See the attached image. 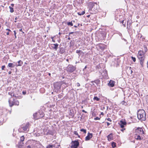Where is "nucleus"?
<instances>
[{
    "label": "nucleus",
    "mask_w": 148,
    "mask_h": 148,
    "mask_svg": "<svg viewBox=\"0 0 148 148\" xmlns=\"http://www.w3.org/2000/svg\"><path fill=\"white\" fill-rule=\"evenodd\" d=\"M137 115L138 118L139 120L145 121L146 120L145 112L144 110H138L137 112Z\"/></svg>",
    "instance_id": "nucleus-1"
},
{
    "label": "nucleus",
    "mask_w": 148,
    "mask_h": 148,
    "mask_svg": "<svg viewBox=\"0 0 148 148\" xmlns=\"http://www.w3.org/2000/svg\"><path fill=\"white\" fill-rule=\"evenodd\" d=\"M76 69L75 66L71 64H69L66 68V70L68 73H72L75 71Z\"/></svg>",
    "instance_id": "nucleus-2"
},
{
    "label": "nucleus",
    "mask_w": 148,
    "mask_h": 148,
    "mask_svg": "<svg viewBox=\"0 0 148 148\" xmlns=\"http://www.w3.org/2000/svg\"><path fill=\"white\" fill-rule=\"evenodd\" d=\"M13 99L12 101L10 100H8L9 106L10 107H12L14 105L18 106L19 105V102L18 101L14 99Z\"/></svg>",
    "instance_id": "nucleus-3"
},
{
    "label": "nucleus",
    "mask_w": 148,
    "mask_h": 148,
    "mask_svg": "<svg viewBox=\"0 0 148 148\" xmlns=\"http://www.w3.org/2000/svg\"><path fill=\"white\" fill-rule=\"evenodd\" d=\"M79 143L78 140L72 141L71 148H77L79 145Z\"/></svg>",
    "instance_id": "nucleus-4"
},
{
    "label": "nucleus",
    "mask_w": 148,
    "mask_h": 148,
    "mask_svg": "<svg viewBox=\"0 0 148 148\" xmlns=\"http://www.w3.org/2000/svg\"><path fill=\"white\" fill-rule=\"evenodd\" d=\"M138 58L140 61V63L142 67H143V62L144 61L145 57L144 55H138Z\"/></svg>",
    "instance_id": "nucleus-5"
},
{
    "label": "nucleus",
    "mask_w": 148,
    "mask_h": 148,
    "mask_svg": "<svg viewBox=\"0 0 148 148\" xmlns=\"http://www.w3.org/2000/svg\"><path fill=\"white\" fill-rule=\"evenodd\" d=\"M98 37L99 39L103 40L106 38V36L105 33L102 32L99 33Z\"/></svg>",
    "instance_id": "nucleus-6"
},
{
    "label": "nucleus",
    "mask_w": 148,
    "mask_h": 148,
    "mask_svg": "<svg viewBox=\"0 0 148 148\" xmlns=\"http://www.w3.org/2000/svg\"><path fill=\"white\" fill-rule=\"evenodd\" d=\"M135 132L141 134H144V132L143 128L140 127H138L136 128L135 130Z\"/></svg>",
    "instance_id": "nucleus-7"
},
{
    "label": "nucleus",
    "mask_w": 148,
    "mask_h": 148,
    "mask_svg": "<svg viewBox=\"0 0 148 148\" xmlns=\"http://www.w3.org/2000/svg\"><path fill=\"white\" fill-rule=\"evenodd\" d=\"M119 124L120 125L121 127L123 128H124L125 126L126 125L127 123L125 121L121 120L119 123Z\"/></svg>",
    "instance_id": "nucleus-8"
},
{
    "label": "nucleus",
    "mask_w": 148,
    "mask_h": 148,
    "mask_svg": "<svg viewBox=\"0 0 148 148\" xmlns=\"http://www.w3.org/2000/svg\"><path fill=\"white\" fill-rule=\"evenodd\" d=\"M92 134L88 132V133L87 136H86L85 137V140L88 141L91 138H92Z\"/></svg>",
    "instance_id": "nucleus-9"
},
{
    "label": "nucleus",
    "mask_w": 148,
    "mask_h": 148,
    "mask_svg": "<svg viewBox=\"0 0 148 148\" xmlns=\"http://www.w3.org/2000/svg\"><path fill=\"white\" fill-rule=\"evenodd\" d=\"M91 83H95L97 85L98 87L100 88V81L99 79H95L94 81H92L90 82Z\"/></svg>",
    "instance_id": "nucleus-10"
},
{
    "label": "nucleus",
    "mask_w": 148,
    "mask_h": 148,
    "mask_svg": "<svg viewBox=\"0 0 148 148\" xmlns=\"http://www.w3.org/2000/svg\"><path fill=\"white\" fill-rule=\"evenodd\" d=\"M115 83V81L111 80L108 83V85L110 87H113L114 86Z\"/></svg>",
    "instance_id": "nucleus-11"
},
{
    "label": "nucleus",
    "mask_w": 148,
    "mask_h": 148,
    "mask_svg": "<svg viewBox=\"0 0 148 148\" xmlns=\"http://www.w3.org/2000/svg\"><path fill=\"white\" fill-rule=\"evenodd\" d=\"M51 47L52 49L55 51H57L58 47V44L57 43L51 44Z\"/></svg>",
    "instance_id": "nucleus-12"
},
{
    "label": "nucleus",
    "mask_w": 148,
    "mask_h": 148,
    "mask_svg": "<svg viewBox=\"0 0 148 148\" xmlns=\"http://www.w3.org/2000/svg\"><path fill=\"white\" fill-rule=\"evenodd\" d=\"M76 53L78 54L79 56H81L82 57L84 55V53L82 51L80 50H77Z\"/></svg>",
    "instance_id": "nucleus-13"
},
{
    "label": "nucleus",
    "mask_w": 148,
    "mask_h": 148,
    "mask_svg": "<svg viewBox=\"0 0 148 148\" xmlns=\"http://www.w3.org/2000/svg\"><path fill=\"white\" fill-rule=\"evenodd\" d=\"M29 122L27 123L25 126L22 127V128L24 131H26L27 130V129L29 126Z\"/></svg>",
    "instance_id": "nucleus-14"
},
{
    "label": "nucleus",
    "mask_w": 148,
    "mask_h": 148,
    "mask_svg": "<svg viewBox=\"0 0 148 148\" xmlns=\"http://www.w3.org/2000/svg\"><path fill=\"white\" fill-rule=\"evenodd\" d=\"M113 135L112 133H110L107 136L108 139L109 141H110L113 140V137L112 136Z\"/></svg>",
    "instance_id": "nucleus-15"
},
{
    "label": "nucleus",
    "mask_w": 148,
    "mask_h": 148,
    "mask_svg": "<svg viewBox=\"0 0 148 148\" xmlns=\"http://www.w3.org/2000/svg\"><path fill=\"white\" fill-rule=\"evenodd\" d=\"M59 52L60 54H63L65 52V49L63 47H59Z\"/></svg>",
    "instance_id": "nucleus-16"
},
{
    "label": "nucleus",
    "mask_w": 148,
    "mask_h": 148,
    "mask_svg": "<svg viewBox=\"0 0 148 148\" xmlns=\"http://www.w3.org/2000/svg\"><path fill=\"white\" fill-rule=\"evenodd\" d=\"M95 3L94 2H90L89 4V10H92L93 6L95 5Z\"/></svg>",
    "instance_id": "nucleus-17"
},
{
    "label": "nucleus",
    "mask_w": 148,
    "mask_h": 148,
    "mask_svg": "<svg viewBox=\"0 0 148 148\" xmlns=\"http://www.w3.org/2000/svg\"><path fill=\"white\" fill-rule=\"evenodd\" d=\"M135 138L137 140H140L143 138H141L140 135L137 134H136V135L135 136Z\"/></svg>",
    "instance_id": "nucleus-18"
},
{
    "label": "nucleus",
    "mask_w": 148,
    "mask_h": 148,
    "mask_svg": "<svg viewBox=\"0 0 148 148\" xmlns=\"http://www.w3.org/2000/svg\"><path fill=\"white\" fill-rule=\"evenodd\" d=\"M61 85L59 84H56L54 85V88L58 90L61 88Z\"/></svg>",
    "instance_id": "nucleus-19"
},
{
    "label": "nucleus",
    "mask_w": 148,
    "mask_h": 148,
    "mask_svg": "<svg viewBox=\"0 0 148 148\" xmlns=\"http://www.w3.org/2000/svg\"><path fill=\"white\" fill-rule=\"evenodd\" d=\"M69 115L71 116L72 118H73L74 116V112L73 110H70V113Z\"/></svg>",
    "instance_id": "nucleus-20"
},
{
    "label": "nucleus",
    "mask_w": 148,
    "mask_h": 148,
    "mask_svg": "<svg viewBox=\"0 0 148 148\" xmlns=\"http://www.w3.org/2000/svg\"><path fill=\"white\" fill-rule=\"evenodd\" d=\"M39 113L40 114V115L38 119H39V118H42L44 116V113L42 111H40V112H39Z\"/></svg>",
    "instance_id": "nucleus-21"
},
{
    "label": "nucleus",
    "mask_w": 148,
    "mask_h": 148,
    "mask_svg": "<svg viewBox=\"0 0 148 148\" xmlns=\"http://www.w3.org/2000/svg\"><path fill=\"white\" fill-rule=\"evenodd\" d=\"M17 63H18V64H16V65L17 66H21L22 65V64H23V62L21 60H19L18 61Z\"/></svg>",
    "instance_id": "nucleus-22"
},
{
    "label": "nucleus",
    "mask_w": 148,
    "mask_h": 148,
    "mask_svg": "<svg viewBox=\"0 0 148 148\" xmlns=\"http://www.w3.org/2000/svg\"><path fill=\"white\" fill-rule=\"evenodd\" d=\"M128 23L129 22L127 21V29L130 30L131 29V25L132 24V23Z\"/></svg>",
    "instance_id": "nucleus-23"
},
{
    "label": "nucleus",
    "mask_w": 148,
    "mask_h": 148,
    "mask_svg": "<svg viewBox=\"0 0 148 148\" xmlns=\"http://www.w3.org/2000/svg\"><path fill=\"white\" fill-rule=\"evenodd\" d=\"M55 145L49 144L46 147V148H53V147H55Z\"/></svg>",
    "instance_id": "nucleus-24"
},
{
    "label": "nucleus",
    "mask_w": 148,
    "mask_h": 148,
    "mask_svg": "<svg viewBox=\"0 0 148 148\" xmlns=\"http://www.w3.org/2000/svg\"><path fill=\"white\" fill-rule=\"evenodd\" d=\"M37 113H35L33 114V118L35 120L38 119V118L37 116Z\"/></svg>",
    "instance_id": "nucleus-25"
},
{
    "label": "nucleus",
    "mask_w": 148,
    "mask_h": 148,
    "mask_svg": "<svg viewBox=\"0 0 148 148\" xmlns=\"http://www.w3.org/2000/svg\"><path fill=\"white\" fill-rule=\"evenodd\" d=\"M8 66L10 68H14L15 65L12 63H8Z\"/></svg>",
    "instance_id": "nucleus-26"
},
{
    "label": "nucleus",
    "mask_w": 148,
    "mask_h": 148,
    "mask_svg": "<svg viewBox=\"0 0 148 148\" xmlns=\"http://www.w3.org/2000/svg\"><path fill=\"white\" fill-rule=\"evenodd\" d=\"M85 11H84L82 12H77V14L78 15H79V16H81V15H83L85 13Z\"/></svg>",
    "instance_id": "nucleus-27"
},
{
    "label": "nucleus",
    "mask_w": 148,
    "mask_h": 148,
    "mask_svg": "<svg viewBox=\"0 0 148 148\" xmlns=\"http://www.w3.org/2000/svg\"><path fill=\"white\" fill-rule=\"evenodd\" d=\"M53 134V132L50 131V130H48V132L47 133L46 135H52Z\"/></svg>",
    "instance_id": "nucleus-28"
},
{
    "label": "nucleus",
    "mask_w": 148,
    "mask_h": 148,
    "mask_svg": "<svg viewBox=\"0 0 148 148\" xmlns=\"http://www.w3.org/2000/svg\"><path fill=\"white\" fill-rule=\"evenodd\" d=\"M126 23V21H124V20H123L121 22V23H122L124 27H125V23Z\"/></svg>",
    "instance_id": "nucleus-29"
},
{
    "label": "nucleus",
    "mask_w": 148,
    "mask_h": 148,
    "mask_svg": "<svg viewBox=\"0 0 148 148\" xmlns=\"http://www.w3.org/2000/svg\"><path fill=\"white\" fill-rule=\"evenodd\" d=\"M94 100H96L97 101H99L100 100V98L97 96H95L93 99Z\"/></svg>",
    "instance_id": "nucleus-30"
},
{
    "label": "nucleus",
    "mask_w": 148,
    "mask_h": 148,
    "mask_svg": "<svg viewBox=\"0 0 148 148\" xmlns=\"http://www.w3.org/2000/svg\"><path fill=\"white\" fill-rule=\"evenodd\" d=\"M67 24L69 26H73V23H72V21L71 22H67Z\"/></svg>",
    "instance_id": "nucleus-31"
},
{
    "label": "nucleus",
    "mask_w": 148,
    "mask_h": 148,
    "mask_svg": "<svg viewBox=\"0 0 148 148\" xmlns=\"http://www.w3.org/2000/svg\"><path fill=\"white\" fill-rule=\"evenodd\" d=\"M111 145L113 148H114L116 146V143L114 142H112Z\"/></svg>",
    "instance_id": "nucleus-32"
},
{
    "label": "nucleus",
    "mask_w": 148,
    "mask_h": 148,
    "mask_svg": "<svg viewBox=\"0 0 148 148\" xmlns=\"http://www.w3.org/2000/svg\"><path fill=\"white\" fill-rule=\"evenodd\" d=\"M25 137L24 136H22L21 137L20 139V141L21 142H23L24 141L25 139Z\"/></svg>",
    "instance_id": "nucleus-33"
},
{
    "label": "nucleus",
    "mask_w": 148,
    "mask_h": 148,
    "mask_svg": "<svg viewBox=\"0 0 148 148\" xmlns=\"http://www.w3.org/2000/svg\"><path fill=\"white\" fill-rule=\"evenodd\" d=\"M9 8L10 9V12L12 13L14 12V9L12 7L10 6L9 7Z\"/></svg>",
    "instance_id": "nucleus-34"
},
{
    "label": "nucleus",
    "mask_w": 148,
    "mask_h": 148,
    "mask_svg": "<svg viewBox=\"0 0 148 148\" xmlns=\"http://www.w3.org/2000/svg\"><path fill=\"white\" fill-rule=\"evenodd\" d=\"M80 131L83 132L84 133L86 134V130L84 128H82L80 129Z\"/></svg>",
    "instance_id": "nucleus-35"
},
{
    "label": "nucleus",
    "mask_w": 148,
    "mask_h": 148,
    "mask_svg": "<svg viewBox=\"0 0 148 148\" xmlns=\"http://www.w3.org/2000/svg\"><path fill=\"white\" fill-rule=\"evenodd\" d=\"M18 145L21 147L23 146V145L24 143L23 142L20 141L18 143Z\"/></svg>",
    "instance_id": "nucleus-36"
},
{
    "label": "nucleus",
    "mask_w": 148,
    "mask_h": 148,
    "mask_svg": "<svg viewBox=\"0 0 148 148\" xmlns=\"http://www.w3.org/2000/svg\"><path fill=\"white\" fill-rule=\"evenodd\" d=\"M138 55H139V56H140V55H141V56H142V55H144L143 54V52L140 51H138Z\"/></svg>",
    "instance_id": "nucleus-37"
},
{
    "label": "nucleus",
    "mask_w": 148,
    "mask_h": 148,
    "mask_svg": "<svg viewBox=\"0 0 148 148\" xmlns=\"http://www.w3.org/2000/svg\"><path fill=\"white\" fill-rule=\"evenodd\" d=\"M143 48L144 49V51H145V52H146L147 51V47L146 45H144L143 46Z\"/></svg>",
    "instance_id": "nucleus-38"
},
{
    "label": "nucleus",
    "mask_w": 148,
    "mask_h": 148,
    "mask_svg": "<svg viewBox=\"0 0 148 148\" xmlns=\"http://www.w3.org/2000/svg\"><path fill=\"white\" fill-rule=\"evenodd\" d=\"M121 103L122 104L126 106L127 104V103L125 101H122Z\"/></svg>",
    "instance_id": "nucleus-39"
},
{
    "label": "nucleus",
    "mask_w": 148,
    "mask_h": 148,
    "mask_svg": "<svg viewBox=\"0 0 148 148\" xmlns=\"http://www.w3.org/2000/svg\"><path fill=\"white\" fill-rule=\"evenodd\" d=\"M13 32H14V36H15V38H17V37L16 36V31H15V30Z\"/></svg>",
    "instance_id": "nucleus-40"
},
{
    "label": "nucleus",
    "mask_w": 148,
    "mask_h": 148,
    "mask_svg": "<svg viewBox=\"0 0 148 148\" xmlns=\"http://www.w3.org/2000/svg\"><path fill=\"white\" fill-rule=\"evenodd\" d=\"M131 58L134 62H135L136 60V59L135 57H133V56L131 57Z\"/></svg>",
    "instance_id": "nucleus-41"
},
{
    "label": "nucleus",
    "mask_w": 148,
    "mask_h": 148,
    "mask_svg": "<svg viewBox=\"0 0 148 148\" xmlns=\"http://www.w3.org/2000/svg\"><path fill=\"white\" fill-rule=\"evenodd\" d=\"M71 46H73L74 45V43L72 41H71L70 42Z\"/></svg>",
    "instance_id": "nucleus-42"
},
{
    "label": "nucleus",
    "mask_w": 148,
    "mask_h": 148,
    "mask_svg": "<svg viewBox=\"0 0 148 148\" xmlns=\"http://www.w3.org/2000/svg\"><path fill=\"white\" fill-rule=\"evenodd\" d=\"M58 97L59 98L62 99L63 97V96L62 95L59 94L58 95Z\"/></svg>",
    "instance_id": "nucleus-43"
},
{
    "label": "nucleus",
    "mask_w": 148,
    "mask_h": 148,
    "mask_svg": "<svg viewBox=\"0 0 148 148\" xmlns=\"http://www.w3.org/2000/svg\"><path fill=\"white\" fill-rule=\"evenodd\" d=\"M100 118L98 117H96L95 118H94V119L95 120H100Z\"/></svg>",
    "instance_id": "nucleus-44"
},
{
    "label": "nucleus",
    "mask_w": 148,
    "mask_h": 148,
    "mask_svg": "<svg viewBox=\"0 0 148 148\" xmlns=\"http://www.w3.org/2000/svg\"><path fill=\"white\" fill-rule=\"evenodd\" d=\"M5 68V65L2 66H1V69L2 70H4Z\"/></svg>",
    "instance_id": "nucleus-45"
},
{
    "label": "nucleus",
    "mask_w": 148,
    "mask_h": 148,
    "mask_svg": "<svg viewBox=\"0 0 148 148\" xmlns=\"http://www.w3.org/2000/svg\"><path fill=\"white\" fill-rule=\"evenodd\" d=\"M13 93L11 92H8V94L10 95H11V96H13Z\"/></svg>",
    "instance_id": "nucleus-46"
},
{
    "label": "nucleus",
    "mask_w": 148,
    "mask_h": 148,
    "mask_svg": "<svg viewBox=\"0 0 148 148\" xmlns=\"http://www.w3.org/2000/svg\"><path fill=\"white\" fill-rule=\"evenodd\" d=\"M19 18V16H18V17H16L15 18V20H17V19H18ZM14 22H15V23H16V22H17V21H14Z\"/></svg>",
    "instance_id": "nucleus-47"
},
{
    "label": "nucleus",
    "mask_w": 148,
    "mask_h": 148,
    "mask_svg": "<svg viewBox=\"0 0 148 148\" xmlns=\"http://www.w3.org/2000/svg\"><path fill=\"white\" fill-rule=\"evenodd\" d=\"M22 93L24 95H25L26 94V91H22Z\"/></svg>",
    "instance_id": "nucleus-48"
},
{
    "label": "nucleus",
    "mask_w": 148,
    "mask_h": 148,
    "mask_svg": "<svg viewBox=\"0 0 148 148\" xmlns=\"http://www.w3.org/2000/svg\"><path fill=\"white\" fill-rule=\"evenodd\" d=\"M74 134L76 135H78V134L77 131H75L74 132Z\"/></svg>",
    "instance_id": "nucleus-49"
},
{
    "label": "nucleus",
    "mask_w": 148,
    "mask_h": 148,
    "mask_svg": "<svg viewBox=\"0 0 148 148\" xmlns=\"http://www.w3.org/2000/svg\"><path fill=\"white\" fill-rule=\"evenodd\" d=\"M57 146L58 147H55V148H61V147H60V145H57Z\"/></svg>",
    "instance_id": "nucleus-50"
},
{
    "label": "nucleus",
    "mask_w": 148,
    "mask_h": 148,
    "mask_svg": "<svg viewBox=\"0 0 148 148\" xmlns=\"http://www.w3.org/2000/svg\"><path fill=\"white\" fill-rule=\"evenodd\" d=\"M79 23H78L77 25H74V27H78L79 26Z\"/></svg>",
    "instance_id": "nucleus-51"
},
{
    "label": "nucleus",
    "mask_w": 148,
    "mask_h": 148,
    "mask_svg": "<svg viewBox=\"0 0 148 148\" xmlns=\"http://www.w3.org/2000/svg\"><path fill=\"white\" fill-rule=\"evenodd\" d=\"M6 30L8 31V32H12L11 30L9 29H6Z\"/></svg>",
    "instance_id": "nucleus-52"
},
{
    "label": "nucleus",
    "mask_w": 148,
    "mask_h": 148,
    "mask_svg": "<svg viewBox=\"0 0 148 148\" xmlns=\"http://www.w3.org/2000/svg\"><path fill=\"white\" fill-rule=\"evenodd\" d=\"M107 120L108 121H112V120H111V119L110 118H108L107 119Z\"/></svg>",
    "instance_id": "nucleus-53"
},
{
    "label": "nucleus",
    "mask_w": 148,
    "mask_h": 148,
    "mask_svg": "<svg viewBox=\"0 0 148 148\" xmlns=\"http://www.w3.org/2000/svg\"><path fill=\"white\" fill-rule=\"evenodd\" d=\"M77 86H80V84L79 83H77Z\"/></svg>",
    "instance_id": "nucleus-54"
},
{
    "label": "nucleus",
    "mask_w": 148,
    "mask_h": 148,
    "mask_svg": "<svg viewBox=\"0 0 148 148\" xmlns=\"http://www.w3.org/2000/svg\"><path fill=\"white\" fill-rule=\"evenodd\" d=\"M87 68V66H85V67H84V68L83 69V71H84Z\"/></svg>",
    "instance_id": "nucleus-55"
},
{
    "label": "nucleus",
    "mask_w": 148,
    "mask_h": 148,
    "mask_svg": "<svg viewBox=\"0 0 148 148\" xmlns=\"http://www.w3.org/2000/svg\"><path fill=\"white\" fill-rule=\"evenodd\" d=\"M107 123V125L108 126H109V125L110 124V123H109V122H107L106 123Z\"/></svg>",
    "instance_id": "nucleus-56"
},
{
    "label": "nucleus",
    "mask_w": 148,
    "mask_h": 148,
    "mask_svg": "<svg viewBox=\"0 0 148 148\" xmlns=\"http://www.w3.org/2000/svg\"><path fill=\"white\" fill-rule=\"evenodd\" d=\"M125 130V128H123L122 129H121V131L123 132L124 130Z\"/></svg>",
    "instance_id": "nucleus-57"
},
{
    "label": "nucleus",
    "mask_w": 148,
    "mask_h": 148,
    "mask_svg": "<svg viewBox=\"0 0 148 148\" xmlns=\"http://www.w3.org/2000/svg\"><path fill=\"white\" fill-rule=\"evenodd\" d=\"M74 32H69V36L71 34H73Z\"/></svg>",
    "instance_id": "nucleus-58"
},
{
    "label": "nucleus",
    "mask_w": 148,
    "mask_h": 148,
    "mask_svg": "<svg viewBox=\"0 0 148 148\" xmlns=\"http://www.w3.org/2000/svg\"><path fill=\"white\" fill-rule=\"evenodd\" d=\"M19 31H20V32H22V33H24V32H23V31H22V29H20L19 30Z\"/></svg>",
    "instance_id": "nucleus-59"
},
{
    "label": "nucleus",
    "mask_w": 148,
    "mask_h": 148,
    "mask_svg": "<svg viewBox=\"0 0 148 148\" xmlns=\"http://www.w3.org/2000/svg\"><path fill=\"white\" fill-rule=\"evenodd\" d=\"M27 148H31V146L30 145H29L27 147Z\"/></svg>",
    "instance_id": "nucleus-60"
},
{
    "label": "nucleus",
    "mask_w": 148,
    "mask_h": 148,
    "mask_svg": "<svg viewBox=\"0 0 148 148\" xmlns=\"http://www.w3.org/2000/svg\"><path fill=\"white\" fill-rule=\"evenodd\" d=\"M82 112H85V113H87V112L86 111L84 110H82Z\"/></svg>",
    "instance_id": "nucleus-61"
},
{
    "label": "nucleus",
    "mask_w": 148,
    "mask_h": 148,
    "mask_svg": "<svg viewBox=\"0 0 148 148\" xmlns=\"http://www.w3.org/2000/svg\"><path fill=\"white\" fill-rule=\"evenodd\" d=\"M11 6H12V7H14V4H13V3H12V4H11Z\"/></svg>",
    "instance_id": "nucleus-62"
},
{
    "label": "nucleus",
    "mask_w": 148,
    "mask_h": 148,
    "mask_svg": "<svg viewBox=\"0 0 148 148\" xmlns=\"http://www.w3.org/2000/svg\"><path fill=\"white\" fill-rule=\"evenodd\" d=\"M6 34H7V35H9V33L8 32H7V33H6Z\"/></svg>",
    "instance_id": "nucleus-63"
},
{
    "label": "nucleus",
    "mask_w": 148,
    "mask_h": 148,
    "mask_svg": "<svg viewBox=\"0 0 148 148\" xmlns=\"http://www.w3.org/2000/svg\"><path fill=\"white\" fill-rule=\"evenodd\" d=\"M100 49H103V47H100Z\"/></svg>",
    "instance_id": "nucleus-64"
}]
</instances>
